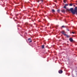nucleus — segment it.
Returning a JSON list of instances; mask_svg holds the SVG:
<instances>
[{
    "label": "nucleus",
    "instance_id": "f8f14e48",
    "mask_svg": "<svg viewBox=\"0 0 77 77\" xmlns=\"http://www.w3.org/2000/svg\"><path fill=\"white\" fill-rule=\"evenodd\" d=\"M66 0H64L63 1V2L65 3H66Z\"/></svg>",
    "mask_w": 77,
    "mask_h": 77
},
{
    "label": "nucleus",
    "instance_id": "6e6552de",
    "mask_svg": "<svg viewBox=\"0 0 77 77\" xmlns=\"http://www.w3.org/2000/svg\"><path fill=\"white\" fill-rule=\"evenodd\" d=\"M45 47V46H44V45H42V49H44V48H45V47Z\"/></svg>",
    "mask_w": 77,
    "mask_h": 77
},
{
    "label": "nucleus",
    "instance_id": "7ed1b4c3",
    "mask_svg": "<svg viewBox=\"0 0 77 77\" xmlns=\"http://www.w3.org/2000/svg\"><path fill=\"white\" fill-rule=\"evenodd\" d=\"M58 72L59 74H62L63 71L62 70H59L58 71Z\"/></svg>",
    "mask_w": 77,
    "mask_h": 77
},
{
    "label": "nucleus",
    "instance_id": "20e7f679",
    "mask_svg": "<svg viewBox=\"0 0 77 77\" xmlns=\"http://www.w3.org/2000/svg\"><path fill=\"white\" fill-rule=\"evenodd\" d=\"M69 40L70 42H73V39H72V38H70L69 39Z\"/></svg>",
    "mask_w": 77,
    "mask_h": 77
},
{
    "label": "nucleus",
    "instance_id": "a211bd4d",
    "mask_svg": "<svg viewBox=\"0 0 77 77\" xmlns=\"http://www.w3.org/2000/svg\"><path fill=\"white\" fill-rule=\"evenodd\" d=\"M32 42V40H30L29 41V43H31V42Z\"/></svg>",
    "mask_w": 77,
    "mask_h": 77
},
{
    "label": "nucleus",
    "instance_id": "2eb2a0df",
    "mask_svg": "<svg viewBox=\"0 0 77 77\" xmlns=\"http://www.w3.org/2000/svg\"><path fill=\"white\" fill-rule=\"evenodd\" d=\"M69 6H72V4H70L69 5Z\"/></svg>",
    "mask_w": 77,
    "mask_h": 77
},
{
    "label": "nucleus",
    "instance_id": "f03ea898",
    "mask_svg": "<svg viewBox=\"0 0 77 77\" xmlns=\"http://www.w3.org/2000/svg\"><path fill=\"white\" fill-rule=\"evenodd\" d=\"M77 6L75 7L74 8V12H75V14H76V13H77Z\"/></svg>",
    "mask_w": 77,
    "mask_h": 77
},
{
    "label": "nucleus",
    "instance_id": "0eeeda50",
    "mask_svg": "<svg viewBox=\"0 0 77 77\" xmlns=\"http://www.w3.org/2000/svg\"><path fill=\"white\" fill-rule=\"evenodd\" d=\"M61 11L62 12H63V13H65V10H62Z\"/></svg>",
    "mask_w": 77,
    "mask_h": 77
},
{
    "label": "nucleus",
    "instance_id": "423d86ee",
    "mask_svg": "<svg viewBox=\"0 0 77 77\" xmlns=\"http://www.w3.org/2000/svg\"><path fill=\"white\" fill-rule=\"evenodd\" d=\"M64 36H66L67 37V38H70V36L68 35L67 34H64Z\"/></svg>",
    "mask_w": 77,
    "mask_h": 77
},
{
    "label": "nucleus",
    "instance_id": "4468645a",
    "mask_svg": "<svg viewBox=\"0 0 77 77\" xmlns=\"http://www.w3.org/2000/svg\"><path fill=\"white\" fill-rule=\"evenodd\" d=\"M63 8L64 9H66V6H65V5L63 7Z\"/></svg>",
    "mask_w": 77,
    "mask_h": 77
},
{
    "label": "nucleus",
    "instance_id": "4be33fe9",
    "mask_svg": "<svg viewBox=\"0 0 77 77\" xmlns=\"http://www.w3.org/2000/svg\"><path fill=\"white\" fill-rule=\"evenodd\" d=\"M38 2L39 3V1H38Z\"/></svg>",
    "mask_w": 77,
    "mask_h": 77
},
{
    "label": "nucleus",
    "instance_id": "9b49d317",
    "mask_svg": "<svg viewBox=\"0 0 77 77\" xmlns=\"http://www.w3.org/2000/svg\"><path fill=\"white\" fill-rule=\"evenodd\" d=\"M57 12H58V13H59V12H60V10H58L57 11Z\"/></svg>",
    "mask_w": 77,
    "mask_h": 77
},
{
    "label": "nucleus",
    "instance_id": "6ab92c4d",
    "mask_svg": "<svg viewBox=\"0 0 77 77\" xmlns=\"http://www.w3.org/2000/svg\"><path fill=\"white\" fill-rule=\"evenodd\" d=\"M72 33L73 34H74V33H75V32H72Z\"/></svg>",
    "mask_w": 77,
    "mask_h": 77
},
{
    "label": "nucleus",
    "instance_id": "b1692460",
    "mask_svg": "<svg viewBox=\"0 0 77 77\" xmlns=\"http://www.w3.org/2000/svg\"><path fill=\"white\" fill-rule=\"evenodd\" d=\"M74 7H75V5H74Z\"/></svg>",
    "mask_w": 77,
    "mask_h": 77
},
{
    "label": "nucleus",
    "instance_id": "aec40b11",
    "mask_svg": "<svg viewBox=\"0 0 77 77\" xmlns=\"http://www.w3.org/2000/svg\"><path fill=\"white\" fill-rule=\"evenodd\" d=\"M67 31H69V29H67Z\"/></svg>",
    "mask_w": 77,
    "mask_h": 77
},
{
    "label": "nucleus",
    "instance_id": "5701e85b",
    "mask_svg": "<svg viewBox=\"0 0 77 77\" xmlns=\"http://www.w3.org/2000/svg\"><path fill=\"white\" fill-rule=\"evenodd\" d=\"M44 21H45V19H44Z\"/></svg>",
    "mask_w": 77,
    "mask_h": 77
},
{
    "label": "nucleus",
    "instance_id": "1a4fd4ad",
    "mask_svg": "<svg viewBox=\"0 0 77 77\" xmlns=\"http://www.w3.org/2000/svg\"><path fill=\"white\" fill-rule=\"evenodd\" d=\"M62 28H65V27H66V26H64V25H63V26H62Z\"/></svg>",
    "mask_w": 77,
    "mask_h": 77
},
{
    "label": "nucleus",
    "instance_id": "dca6fc26",
    "mask_svg": "<svg viewBox=\"0 0 77 77\" xmlns=\"http://www.w3.org/2000/svg\"><path fill=\"white\" fill-rule=\"evenodd\" d=\"M29 24L28 23H25V25H28Z\"/></svg>",
    "mask_w": 77,
    "mask_h": 77
},
{
    "label": "nucleus",
    "instance_id": "f3484780",
    "mask_svg": "<svg viewBox=\"0 0 77 77\" xmlns=\"http://www.w3.org/2000/svg\"><path fill=\"white\" fill-rule=\"evenodd\" d=\"M30 40H31V38H29L28 39V40L29 41H30Z\"/></svg>",
    "mask_w": 77,
    "mask_h": 77
},
{
    "label": "nucleus",
    "instance_id": "412c9836",
    "mask_svg": "<svg viewBox=\"0 0 77 77\" xmlns=\"http://www.w3.org/2000/svg\"><path fill=\"white\" fill-rule=\"evenodd\" d=\"M41 1L42 2H43V0H41Z\"/></svg>",
    "mask_w": 77,
    "mask_h": 77
},
{
    "label": "nucleus",
    "instance_id": "39448f33",
    "mask_svg": "<svg viewBox=\"0 0 77 77\" xmlns=\"http://www.w3.org/2000/svg\"><path fill=\"white\" fill-rule=\"evenodd\" d=\"M61 33L62 34H63V35H65V34H65V31H61Z\"/></svg>",
    "mask_w": 77,
    "mask_h": 77
},
{
    "label": "nucleus",
    "instance_id": "ddd939ff",
    "mask_svg": "<svg viewBox=\"0 0 77 77\" xmlns=\"http://www.w3.org/2000/svg\"><path fill=\"white\" fill-rule=\"evenodd\" d=\"M68 4H65V6H68Z\"/></svg>",
    "mask_w": 77,
    "mask_h": 77
},
{
    "label": "nucleus",
    "instance_id": "f257e3e1",
    "mask_svg": "<svg viewBox=\"0 0 77 77\" xmlns=\"http://www.w3.org/2000/svg\"><path fill=\"white\" fill-rule=\"evenodd\" d=\"M66 11H71V12H72V14H73L74 15L75 14V12H74V8H71L70 9H66Z\"/></svg>",
    "mask_w": 77,
    "mask_h": 77
},
{
    "label": "nucleus",
    "instance_id": "9d476101",
    "mask_svg": "<svg viewBox=\"0 0 77 77\" xmlns=\"http://www.w3.org/2000/svg\"><path fill=\"white\" fill-rule=\"evenodd\" d=\"M52 11L53 12H55V11L54 10V9H52Z\"/></svg>",
    "mask_w": 77,
    "mask_h": 77
}]
</instances>
